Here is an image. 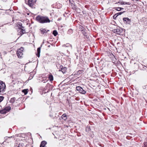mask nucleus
<instances>
[{
  "mask_svg": "<svg viewBox=\"0 0 147 147\" xmlns=\"http://www.w3.org/2000/svg\"><path fill=\"white\" fill-rule=\"evenodd\" d=\"M123 13V12H120L119 13H117L118 15H116V16L115 17V18L117 17V16H118L119 15H121V14H122V13Z\"/></svg>",
  "mask_w": 147,
  "mask_h": 147,
  "instance_id": "obj_26",
  "label": "nucleus"
},
{
  "mask_svg": "<svg viewBox=\"0 0 147 147\" xmlns=\"http://www.w3.org/2000/svg\"><path fill=\"white\" fill-rule=\"evenodd\" d=\"M24 48L23 47H21L20 49L17 50V54L18 58H21L23 55V51Z\"/></svg>",
  "mask_w": 147,
  "mask_h": 147,
  "instance_id": "obj_2",
  "label": "nucleus"
},
{
  "mask_svg": "<svg viewBox=\"0 0 147 147\" xmlns=\"http://www.w3.org/2000/svg\"><path fill=\"white\" fill-rule=\"evenodd\" d=\"M3 1L6 2L7 0H2Z\"/></svg>",
  "mask_w": 147,
  "mask_h": 147,
  "instance_id": "obj_30",
  "label": "nucleus"
},
{
  "mask_svg": "<svg viewBox=\"0 0 147 147\" xmlns=\"http://www.w3.org/2000/svg\"><path fill=\"white\" fill-rule=\"evenodd\" d=\"M15 100V98H11L10 100V102H14Z\"/></svg>",
  "mask_w": 147,
  "mask_h": 147,
  "instance_id": "obj_22",
  "label": "nucleus"
},
{
  "mask_svg": "<svg viewBox=\"0 0 147 147\" xmlns=\"http://www.w3.org/2000/svg\"><path fill=\"white\" fill-rule=\"evenodd\" d=\"M116 10L118 11H120L121 10V9H123L121 7H117L116 8Z\"/></svg>",
  "mask_w": 147,
  "mask_h": 147,
  "instance_id": "obj_23",
  "label": "nucleus"
},
{
  "mask_svg": "<svg viewBox=\"0 0 147 147\" xmlns=\"http://www.w3.org/2000/svg\"><path fill=\"white\" fill-rule=\"evenodd\" d=\"M12 138V137L11 136V137H6L5 138V139H6L8 138Z\"/></svg>",
  "mask_w": 147,
  "mask_h": 147,
  "instance_id": "obj_29",
  "label": "nucleus"
},
{
  "mask_svg": "<svg viewBox=\"0 0 147 147\" xmlns=\"http://www.w3.org/2000/svg\"><path fill=\"white\" fill-rule=\"evenodd\" d=\"M18 147H26V146L23 143H20L19 144Z\"/></svg>",
  "mask_w": 147,
  "mask_h": 147,
  "instance_id": "obj_16",
  "label": "nucleus"
},
{
  "mask_svg": "<svg viewBox=\"0 0 147 147\" xmlns=\"http://www.w3.org/2000/svg\"><path fill=\"white\" fill-rule=\"evenodd\" d=\"M53 34L54 36H56L57 35L58 33L56 30H54L53 32Z\"/></svg>",
  "mask_w": 147,
  "mask_h": 147,
  "instance_id": "obj_19",
  "label": "nucleus"
},
{
  "mask_svg": "<svg viewBox=\"0 0 147 147\" xmlns=\"http://www.w3.org/2000/svg\"><path fill=\"white\" fill-rule=\"evenodd\" d=\"M22 34H24L25 33V30L22 29Z\"/></svg>",
  "mask_w": 147,
  "mask_h": 147,
  "instance_id": "obj_25",
  "label": "nucleus"
},
{
  "mask_svg": "<svg viewBox=\"0 0 147 147\" xmlns=\"http://www.w3.org/2000/svg\"><path fill=\"white\" fill-rule=\"evenodd\" d=\"M116 15H117V14H116L115 15H114V16H113V17H114V18H115V16H116Z\"/></svg>",
  "mask_w": 147,
  "mask_h": 147,
  "instance_id": "obj_33",
  "label": "nucleus"
},
{
  "mask_svg": "<svg viewBox=\"0 0 147 147\" xmlns=\"http://www.w3.org/2000/svg\"><path fill=\"white\" fill-rule=\"evenodd\" d=\"M123 21L124 23L126 24H130L131 21L130 19L127 18H123Z\"/></svg>",
  "mask_w": 147,
  "mask_h": 147,
  "instance_id": "obj_7",
  "label": "nucleus"
},
{
  "mask_svg": "<svg viewBox=\"0 0 147 147\" xmlns=\"http://www.w3.org/2000/svg\"><path fill=\"white\" fill-rule=\"evenodd\" d=\"M18 26L19 27V28H23V27L22 26V24L21 23H19L18 24Z\"/></svg>",
  "mask_w": 147,
  "mask_h": 147,
  "instance_id": "obj_21",
  "label": "nucleus"
},
{
  "mask_svg": "<svg viewBox=\"0 0 147 147\" xmlns=\"http://www.w3.org/2000/svg\"><path fill=\"white\" fill-rule=\"evenodd\" d=\"M112 31L113 32L120 35L123 32V29L119 28H116L113 29Z\"/></svg>",
  "mask_w": 147,
  "mask_h": 147,
  "instance_id": "obj_4",
  "label": "nucleus"
},
{
  "mask_svg": "<svg viewBox=\"0 0 147 147\" xmlns=\"http://www.w3.org/2000/svg\"><path fill=\"white\" fill-rule=\"evenodd\" d=\"M121 5L126 4L128 5H129L130 4L129 2H121Z\"/></svg>",
  "mask_w": 147,
  "mask_h": 147,
  "instance_id": "obj_20",
  "label": "nucleus"
},
{
  "mask_svg": "<svg viewBox=\"0 0 147 147\" xmlns=\"http://www.w3.org/2000/svg\"><path fill=\"white\" fill-rule=\"evenodd\" d=\"M4 97L3 96H0V102H1L3 100Z\"/></svg>",
  "mask_w": 147,
  "mask_h": 147,
  "instance_id": "obj_24",
  "label": "nucleus"
},
{
  "mask_svg": "<svg viewBox=\"0 0 147 147\" xmlns=\"http://www.w3.org/2000/svg\"><path fill=\"white\" fill-rule=\"evenodd\" d=\"M7 113L9 112L11 109V108L9 106L7 107L4 108Z\"/></svg>",
  "mask_w": 147,
  "mask_h": 147,
  "instance_id": "obj_12",
  "label": "nucleus"
},
{
  "mask_svg": "<svg viewBox=\"0 0 147 147\" xmlns=\"http://www.w3.org/2000/svg\"><path fill=\"white\" fill-rule=\"evenodd\" d=\"M94 11H92V12H94V11H96V12H97H97H97V11L96 10H94Z\"/></svg>",
  "mask_w": 147,
  "mask_h": 147,
  "instance_id": "obj_32",
  "label": "nucleus"
},
{
  "mask_svg": "<svg viewBox=\"0 0 147 147\" xmlns=\"http://www.w3.org/2000/svg\"><path fill=\"white\" fill-rule=\"evenodd\" d=\"M67 68L65 67L62 68H61V71L63 73H65L66 72Z\"/></svg>",
  "mask_w": 147,
  "mask_h": 147,
  "instance_id": "obj_11",
  "label": "nucleus"
},
{
  "mask_svg": "<svg viewBox=\"0 0 147 147\" xmlns=\"http://www.w3.org/2000/svg\"><path fill=\"white\" fill-rule=\"evenodd\" d=\"M37 21L41 24L49 23L50 20L47 16H44L38 15L36 18Z\"/></svg>",
  "mask_w": 147,
  "mask_h": 147,
  "instance_id": "obj_1",
  "label": "nucleus"
},
{
  "mask_svg": "<svg viewBox=\"0 0 147 147\" xmlns=\"http://www.w3.org/2000/svg\"><path fill=\"white\" fill-rule=\"evenodd\" d=\"M29 79H30V80H31V78H29Z\"/></svg>",
  "mask_w": 147,
  "mask_h": 147,
  "instance_id": "obj_36",
  "label": "nucleus"
},
{
  "mask_svg": "<svg viewBox=\"0 0 147 147\" xmlns=\"http://www.w3.org/2000/svg\"><path fill=\"white\" fill-rule=\"evenodd\" d=\"M82 32L83 33V30H82Z\"/></svg>",
  "mask_w": 147,
  "mask_h": 147,
  "instance_id": "obj_35",
  "label": "nucleus"
},
{
  "mask_svg": "<svg viewBox=\"0 0 147 147\" xmlns=\"http://www.w3.org/2000/svg\"><path fill=\"white\" fill-rule=\"evenodd\" d=\"M47 143V142L46 141H42L41 143L40 147H45Z\"/></svg>",
  "mask_w": 147,
  "mask_h": 147,
  "instance_id": "obj_8",
  "label": "nucleus"
},
{
  "mask_svg": "<svg viewBox=\"0 0 147 147\" xmlns=\"http://www.w3.org/2000/svg\"><path fill=\"white\" fill-rule=\"evenodd\" d=\"M40 30L41 32V33L42 34H44L45 33H46L47 32V31L45 29L42 28L40 29Z\"/></svg>",
  "mask_w": 147,
  "mask_h": 147,
  "instance_id": "obj_10",
  "label": "nucleus"
},
{
  "mask_svg": "<svg viewBox=\"0 0 147 147\" xmlns=\"http://www.w3.org/2000/svg\"><path fill=\"white\" fill-rule=\"evenodd\" d=\"M94 8H95L96 7V6L95 5H94Z\"/></svg>",
  "mask_w": 147,
  "mask_h": 147,
  "instance_id": "obj_34",
  "label": "nucleus"
},
{
  "mask_svg": "<svg viewBox=\"0 0 147 147\" xmlns=\"http://www.w3.org/2000/svg\"><path fill=\"white\" fill-rule=\"evenodd\" d=\"M37 53L36 54V56L38 57L40 56V48L39 47L37 50Z\"/></svg>",
  "mask_w": 147,
  "mask_h": 147,
  "instance_id": "obj_9",
  "label": "nucleus"
},
{
  "mask_svg": "<svg viewBox=\"0 0 147 147\" xmlns=\"http://www.w3.org/2000/svg\"><path fill=\"white\" fill-rule=\"evenodd\" d=\"M28 89H25L23 90H22V92L24 93V95H26L27 94V93L28 92Z\"/></svg>",
  "mask_w": 147,
  "mask_h": 147,
  "instance_id": "obj_17",
  "label": "nucleus"
},
{
  "mask_svg": "<svg viewBox=\"0 0 147 147\" xmlns=\"http://www.w3.org/2000/svg\"><path fill=\"white\" fill-rule=\"evenodd\" d=\"M49 78L50 81H52L53 80V76L51 74H50L49 76Z\"/></svg>",
  "mask_w": 147,
  "mask_h": 147,
  "instance_id": "obj_13",
  "label": "nucleus"
},
{
  "mask_svg": "<svg viewBox=\"0 0 147 147\" xmlns=\"http://www.w3.org/2000/svg\"><path fill=\"white\" fill-rule=\"evenodd\" d=\"M91 130L90 126H88L86 128V131L87 132H89Z\"/></svg>",
  "mask_w": 147,
  "mask_h": 147,
  "instance_id": "obj_14",
  "label": "nucleus"
},
{
  "mask_svg": "<svg viewBox=\"0 0 147 147\" xmlns=\"http://www.w3.org/2000/svg\"><path fill=\"white\" fill-rule=\"evenodd\" d=\"M84 35H85V34L84 33Z\"/></svg>",
  "mask_w": 147,
  "mask_h": 147,
  "instance_id": "obj_37",
  "label": "nucleus"
},
{
  "mask_svg": "<svg viewBox=\"0 0 147 147\" xmlns=\"http://www.w3.org/2000/svg\"><path fill=\"white\" fill-rule=\"evenodd\" d=\"M97 87H96V86H93L94 88H93V89H94L96 90V88H97ZM92 89H93V88H92Z\"/></svg>",
  "mask_w": 147,
  "mask_h": 147,
  "instance_id": "obj_28",
  "label": "nucleus"
},
{
  "mask_svg": "<svg viewBox=\"0 0 147 147\" xmlns=\"http://www.w3.org/2000/svg\"><path fill=\"white\" fill-rule=\"evenodd\" d=\"M144 147H147V142H145L144 143Z\"/></svg>",
  "mask_w": 147,
  "mask_h": 147,
  "instance_id": "obj_27",
  "label": "nucleus"
},
{
  "mask_svg": "<svg viewBox=\"0 0 147 147\" xmlns=\"http://www.w3.org/2000/svg\"><path fill=\"white\" fill-rule=\"evenodd\" d=\"M6 113H7V112H6L4 109H2L0 111V113L1 114H5Z\"/></svg>",
  "mask_w": 147,
  "mask_h": 147,
  "instance_id": "obj_18",
  "label": "nucleus"
},
{
  "mask_svg": "<svg viewBox=\"0 0 147 147\" xmlns=\"http://www.w3.org/2000/svg\"><path fill=\"white\" fill-rule=\"evenodd\" d=\"M6 86L5 83L3 81H0V93L3 92L5 89Z\"/></svg>",
  "mask_w": 147,
  "mask_h": 147,
  "instance_id": "obj_3",
  "label": "nucleus"
},
{
  "mask_svg": "<svg viewBox=\"0 0 147 147\" xmlns=\"http://www.w3.org/2000/svg\"><path fill=\"white\" fill-rule=\"evenodd\" d=\"M63 46H64V47H67V46H66L65 45H63Z\"/></svg>",
  "mask_w": 147,
  "mask_h": 147,
  "instance_id": "obj_31",
  "label": "nucleus"
},
{
  "mask_svg": "<svg viewBox=\"0 0 147 147\" xmlns=\"http://www.w3.org/2000/svg\"><path fill=\"white\" fill-rule=\"evenodd\" d=\"M36 1V0H29L28 2V5L32 8L34 7V6L35 3Z\"/></svg>",
  "mask_w": 147,
  "mask_h": 147,
  "instance_id": "obj_5",
  "label": "nucleus"
},
{
  "mask_svg": "<svg viewBox=\"0 0 147 147\" xmlns=\"http://www.w3.org/2000/svg\"><path fill=\"white\" fill-rule=\"evenodd\" d=\"M76 90L79 91L80 93L82 94H85L86 93L85 91L81 87L78 86L76 87Z\"/></svg>",
  "mask_w": 147,
  "mask_h": 147,
  "instance_id": "obj_6",
  "label": "nucleus"
},
{
  "mask_svg": "<svg viewBox=\"0 0 147 147\" xmlns=\"http://www.w3.org/2000/svg\"><path fill=\"white\" fill-rule=\"evenodd\" d=\"M67 116L66 114H63L61 116L62 119H64V120H65L67 119Z\"/></svg>",
  "mask_w": 147,
  "mask_h": 147,
  "instance_id": "obj_15",
  "label": "nucleus"
}]
</instances>
